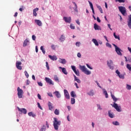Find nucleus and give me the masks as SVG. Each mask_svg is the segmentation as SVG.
Segmentation results:
<instances>
[{"label":"nucleus","mask_w":131,"mask_h":131,"mask_svg":"<svg viewBox=\"0 0 131 131\" xmlns=\"http://www.w3.org/2000/svg\"><path fill=\"white\" fill-rule=\"evenodd\" d=\"M59 125H61V121H58L57 118H54L53 126L54 129H55V130H58Z\"/></svg>","instance_id":"f257e3e1"},{"label":"nucleus","mask_w":131,"mask_h":131,"mask_svg":"<svg viewBox=\"0 0 131 131\" xmlns=\"http://www.w3.org/2000/svg\"><path fill=\"white\" fill-rule=\"evenodd\" d=\"M118 9L119 10V11L123 16H125V14H126V9H125V7L123 6H119L118 7Z\"/></svg>","instance_id":"f03ea898"},{"label":"nucleus","mask_w":131,"mask_h":131,"mask_svg":"<svg viewBox=\"0 0 131 131\" xmlns=\"http://www.w3.org/2000/svg\"><path fill=\"white\" fill-rule=\"evenodd\" d=\"M23 90L21 89H20V87L17 88V96L19 98V99H21L23 97Z\"/></svg>","instance_id":"7ed1b4c3"},{"label":"nucleus","mask_w":131,"mask_h":131,"mask_svg":"<svg viewBox=\"0 0 131 131\" xmlns=\"http://www.w3.org/2000/svg\"><path fill=\"white\" fill-rule=\"evenodd\" d=\"M21 65H22V62H21V61H17L16 62V67L18 70H22V67Z\"/></svg>","instance_id":"20e7f679"},{"label":"nucleus","mask_w":131,"mask_h":131,"mask_svg":"<svg viewBox=\"0 0 131 131\" xmlns=\"http://www.w3.org/2000/svg\"><path fill=\"white\" fill-rule=\"evenodd\" d=\"M45 80L47 83H49V84H52V85H54V82H53V81L50 78L46 77Z\"/></svg>","instance_id":"39448f33"},{"label":"nucleus","mask_w":131,"mask_h":131,"mask_svg":"<svg viewBox=\"0 0 131 131\" xmlns=\"http://www.w3.org/2000/svg\"><path fill=\"white\" fill-rule=\"evenodd\" d=\"M64 97L67 99L68 100H69L70 99V95H69V93H68V91L67 90H64Z\"/></svg>","instance_id":"423d86ee"},{"label":"nucleus","mask_w":131,"mask_h":131,"mask_svg":"<svg viewBox=\"0 0 131 131\" xmlns=\"http://www.w3.org/2000/svg\"><path fill=\"white\" fill-rule=\"evenodd\" d=\"M107 65L110 67V69H112V70H113V69L114 68L113 67V66H112V65L113 64V61H112V60H110V61H107Z\"/></svg>","instance_id":"0eeeda50"},{"label":"nucleus","mask_w":131,"mask_h":131,"mask_svg":"<svg viewBox=\"0 0 131 131\" xmlns=\"http://www.w3.org/2000/svg\"><path fill=\"white\" fill-rule=\"evenodd\" d=\"M113 107H114V108H115V109H116V110H117V111H118V112H120V111H121L120 110V108L119 107V106H118V105L117 103H114Z\"/></svg>","instance_id":"6e6552de"},{"label":"nucleus","mask_w":131,"mask_h":131,"mask_svg":"<svg viewBox=\"0 0 131 131\" xmlns=\"http://www.w3.org/2000/svg\"><path fill=\"white\" fill-rule=\"evenodd\" d=\"M127 25H128L129 28H130V29H131V14H130L128 16V21H127Z\"/></svg>","instance_id":"1a4fd4ad"},{"label":"nucleus","mask_w":131,"mask_h":131,"mask_svg":"<svg viewBox=\"0 0 131 131\" xmlns=\"http://www.w3.org/2000/svg\"><path fill=\"white\" fill-rule=\"evenodd\" d=\"M63 20L66 22L67 23H70L71 22V17H64Z\"/></svg>","instance_id":"9d476101"},{"label":"nucleus","mask_w":131,"mask_h":131,"mask_svg":"<svg viewBox=\"0 0 131 131\" xmlns=\"http://www.w3.org/2000/svg\"><path fill=\"white\" fill-rule=\"evenodd\" d=\"M59 69H61L62 72L63 73V74H65L66 75H67L68 74V72H67L66 68H62L61 67H59Z\"/></svg>","instance_id":"9b49d317"},{"label":"nucleus","mask_w":131,"mask_h":131,"mask_svg":"<svg viewBox=\"0 0 131 131\" xmlns=\"http://www.w3.org/2000/svg\"><path fill=\"white\" fill-rule=\"evenodd\" d=\"M115 51L117 54L119 55V56H122V53H121V52L122 51V50H121L120 48H116V49H115Z\"/></svg>","instance_id":"f8f14e48"},{"label":"nucleus","mask_w":131,"mask_h":131,"mask_svg":"<svg viewBox=\"0 0 131 131\" xmlns=\"http://www.w3.org/2000/svg\"><path fill=\"white\" fill-rule=\"evenodd\" d=\"M18 111H20L21 113H23L24 114H26L27 113V110L25 108H20L19 107H17Z\"/></svg>","instance_id":"ddd939ff"},{"label":"nucleus","mask_w":131,"mask_h":131,"mask_svg":"<svg viewBox=\"0 0 131 131\" xmlns=\"http://www.w3.org/2000/svg\"><path fill=\"white\" fill-rule=\"evenodd\" d=\"M35 22L38 26H42V23L39 19H35Z\"/></svg>","instance_id":"4468645a"},{"label":"nucleus","mask_w":131,"mask_h":131,"mask_svg":"<svg viewBox=\"0 0 131 131\" xmlns=\"http://www.w3.org/2000/svg\"><path fill=\"white\" fill-rule=\"evenodd\" d=\"M94 28L95 29V30H101V27H100V26H98V25H97V24H94Z\"/></svg>","instance_id":"2eb2a0df"},{"label":"nucleus","mask_w":131,"mask_h":131,"mask_svg":"<svg viewBox=\"0 0 131 131\" xmlns=\"http://www.w3.org/2000/svg\"><path fill=\"white\" fill-rule=\"evenodd\" d=\"M53 94H55L57 98H61V94H60V92H59V91H55L53 93Z\"/></svg>","instance_id":"dca6fc26"},{"label":"nucleus","mask_w":131,"mask_h":131,"mask_svg":"<svg viewBox=\"0 0 131 131\" xmlns=\"http://www.w3.org/2000/svg\"><path fill=\"white\" fill-rule=\"evenodd\" d=\"M49 57L51 60H53V61H56L58 59V58H57V56H56L55 55H54V56L49 55Z\"/></svg>","instance_id":"f3484780"},{"label":"nucleus","mask_w":131,"mask_h":131,"mask_svg":"<svg viewBox=\"0 0 131 131\" xmlns=\"http://www.w3.org/2000/svg\"><path fill=\"white\" fill-rule=\"evenodd\" d=\"M89 3L90 4V7L92 10V12L94 14H95V10H94V6H93V3L91 2L90 1H89Z\"/></svg>","instance_id":"a211bd4d"},{"label":"nucleus","mask_w":131,"mask_h":131,"mask_svg":"<svg viewBox=\"0 0 131 131\" xmlns=\"http://www.w3.org/2000/svg\"><path fill=\"white\" fill-rule=\"evenodd\" d=\"M80 69L82 72H84L87 69L85 68V66H80Z\"/></svg>","instance_id":"6ab92c4d"},{"label":"nucleus","mask_w":131,"mask_h":131,"mask_svg":"<svg viewBox=\"0 0 131 131\" xmlns=\"http://www.w3.org/2000/svg\"><path fill=\"white\" fill-rule=\"evenodd\" d=\"M37 11H38V8H36L33 10V16H34L35 17H36V16H37V13H36V12H37Z\"/></svg>","instance_id":"aec40b11"},{"label":"nucleus","mask_w":131,"mask_h":131,"mask_svg":"<svg viewBox=\"0 0 131 131\" xmlns=\"http://www.w3.org/2000/svg\"><path fill=\"white\" fill-rule=\"evenodd\" d=\"M74 76L75 81H77V82H78V83H80L81 82V81H80V79H78V78H77V77H76V76H75V75H74Z\"/></svg>","instance_id":"412c9836"},{"label":"nucleus","mask_w":131,"mask_h":131,"mask_svg":"<svg viewBox=\"0 0 131 131\" xmlns=\"http://www.w3.org/2000/svg\"><path fill=\"white\" fill-rule=\"evenodd\" d=\"M29 42V40H28V39H26L24 41L23 47H26L28 43Z\"/></svg>","instance_id":"4be33fe9"},{"label":"nucleus","mask_w":131,"mask_h":131,"mask_svg":"<svg viewBox=\"0 0 131 131\" xmlns=\"http://www.w3.org/2000/svg\"><path fill=\"white\" fill-rule=\"evenodd\" d=\"M48 106H49V110H53V104H52L51 102L50 101H49L48 102Z\"/></svg>","instance_id":"5701e85b"},{"label":"nucleus","mask_w":131,"mask_h":131,"mask_svg":"<svg viewBox=\"0 0 131 131\" xmlns=\"http://www.w3.org/2000/svg\"><path fill=\"white\" fill-rule=\"evenodd\" d=\"M73 4H74L75 8L74 9V11L75 12H76L77 13L78 12V9H77V5L76 4V3L75 2H73Z\"/></svg>","instance_id":"b1692460"},{"label":"nucleus","mask_w":131,"mask_h":131,"mask_svg":"<svg viewBox=\"0 0 131 131\" xmlns=\"http://www.w3.org/2000/svg\"><path fill=\"white\" fill-rule=\"evenodd\" d=\"M111 95L112 98V99L114 100L115 102H116L117 101V98L115 97L114 95H113V94H112V92H111Z\"/></svg>","instance_id":"393cba45"},{"label":"nucleus","mask_w":131,"mask_h":131,"mask_svg":"<svg viewBox=\"0 0 131 131\" xmlns=\"http://www.w3.org/2000/svg\"><path fill=\"white\" fill-rule=\"evenodd\" d=\"M108 116L111 118H113V117H114V114H113V113H111V111H108Z\"/></svg>","instance_id":"a878e982"},{"label":"nucleus","mask_w":131,"mask_h":131,"mask_svg":"<svg viewBox=\"0 0 131 131\" xmlns=\"http://www.w3.org/2000/svg\"><path fill=\"white\" fill-rule=\"evenodd\" d=\"M102 91L103 92V94L105 96V98H108V93H107V91L105 89H102Z\"/></svg>","instance_id":"bb28decb"},{"label":"nucleus","mask_w":131,"mask_h":131,"mask_svg":"<svg viewBox=\"0 0 131 131\" xmlns=\"http://www.w3.org/2000/svg\"><path fill=\"white\" fill-rule=\"evenodd\" d=\"M102 91L103 92V94L105 96V98H108V93H107V91L105 89H102Z\"/></svg>","instance_id":"cd10ccee"},{"label":"nucleus","mask_w":131,"mask_h":131,"mask_svg":"<svg viewBox=\"0 0 131 131\" xmlns=\"http://www.w3.org/2000/svg\"><path fill=\"white\" fill-rule=\"evenodd\" d=\"M102 91L103 92V94L105 96V98H108V93H107V91L105 89H102Z\"/></svg>","instance_id":"c85d7f7f"},{"label":"nucleus","mask_w":131,"mask_h":131,"mask_svg":"<svg viewBox=\"0 0 131 131\" xmlns=\"http://www.w3.org/2000/svg\"><path fill=\"white\" fill-rule=\"evenodd\" d=\"M92 41L94 42L95 46H99V43L98 42V41H97V39H93Z\"/></svg>","instance_id":"c756f323"},{"label":"nucleus","mask_w":131,"mask_h":131,"mask_svg":"<svg viewBox=\"0 0 131 131\" xmlns=\"http://www.w3.org/2000/svg\"><path fill=\"white\" fill-rule=\"evenodd\" d=\"M71 97H72L73 98H75L76 97V94H75V92H74V91H72L71 92Z\"/></svg>","instance_id":"7c9ffc66"},{"label":"nucleus","mask_w":131,"mask_h":131,"mask_svg":"<svg viewBox=\"0 0 131 131\" xmlns=\"http://www.w3.org/2000/svg\"><path fill=\"white\" fill-rule=\"evenodd\" d=\"M84 73L85 74H86V75H90V74H91V73H92V72H91V71L88 70V69H86V70L85 71V72H84Z\"/></svg>","instance_id":"2f4dec72"},{"label":"nucleus","mask_w":131,"mask_h":131,"mask_svg":"<svg viewBox=\"0 0 131 131\" xmlns=\"http://www.w3.org/2000/svg\"><path fill=\"white\" fill-rule=\"evenodd\" d=\"M97 8H98V10L100 11L101 14H103V10H102V8L99 6L98 5H96Z\"/></svg>","instance_id":"473e14b6"},{"label":"nucleus","mask_w":131,"mask_h":131,"mask_svg":"<svg viewBox=\"0 0 131 131\" xmlns=\"http://www.w3.org/2000/svg\"><path fill=\"white\" fill-rule=\"evenodd\" d=\"M114 36L115 38H116V39H118V40H120V37L119 36V35H116L115 33H114Z\"/></svg>","instance_id":"72a5a7b5"},{"label":"nucleus","mask_w":131,"mask_h":131,"mask_svg":"<svg viewBox=\"0 0 131 131\" xmlns=\"http://www.w3.org/2000/svg\"><path fill=\"white\" fill-rule=\"evenodd\" d=\"M59 40H60V41L61 42L64 41V40H65V36H64V35H61V36L59 38Z\"/></svg>","instance_id":"f704fd0d"},{"label":"nucleus","mask_w":131,"mask_h":131,"mask_svg":"<svg viewBox=\"0 0 131 131\" xmlns=\"http://www.w3.org/2000/svg\"><path fill=\"white\" fill-rule=\"evenodd\" d=\"M54 114H55V115H59V114H60V112L59 111V110L56 109L54 111Z\"/></svg>","instance_id":"c9c22d12"},{"label":"nucleus","mask_w":131,"mask_h":131,"mask_svg":"<svg viewBox=\"0 0 131 131\" xmlns=\"http://www.w3.org/2000/svg\"><path fill=\"white\" fill-rule=\"evenodd\" d=\"M61 60V62L60 63H61V64H66V63L67 62V61H66V60L65 59H60Z\"/></svg>","instance_id":"e433bc0d"},{"label":"nucleus","mask_w":131,"mask_h":131,"mask_svg":"<svg viewBox=\"0 0 131 131\" xmlns=\"http://www.w3.org/2000/svg\"><path fill=\"white\" fill-rule=\"evenodd\" d=\"M126 89L128 91L131 90V85H129L128 84H126Z\"/></svg>","instance_id":"4c0bfd02"},{"label":"nucleus","mask_w":131,"mask_h":131,"mask_svg":"<svg viewBox=\"0 0 131 131\" xmlns=\"http://www.w3.org/2000/svg\"><path fill=\"white\" fill-rule=\"evenodd\" d=\"M40 50L42 51L43 54H46V50H45V49L43 48V46H41Z\"/></svg>","instance_id":"58836bf2"},{"label":"nucleus","mask_w":131,"mask_h":131,"mask_svg":"<svg viewBox=\"0 0 131 131\" xmlns=\"http://www.w3.org/2000/svg\"><path fill=\"white\" fill-rule=\"evenodd\" d=\"M126 68H127L129 71H131V64H127Z\"/></svg>","instance_id":"ea45409f"},{"label":"nucleus","mask_w":131,"mask_h":131,"mask_svg":"<svg viewBox=\"0 0 131 131\" xmlns=\"http://www.w3.org/2000/svg\"><path fill=\"white\" fill-rule=\"evenodd\" d=\"M71 103L72 105H73V104H75V99L72 98L71 100Z\"/></svg>","instance_id":"a19ab883"},{"label":"nucleus","mask_w":131,"mask_h":131,"mask_svg":"<svg viewBox=\"0 0 131 131\" xmlns=\"http://www.w3.org/2000/svg\"><path fill=\"white\" fill-rule=\"evenodd\" d=\"M113 124H114V125H119V122L118 121H114L113 122Z\"/></svg>","instance_id":"79ce46f5"},{"label":"nucleus","mask_w":131,"mask_h":131,"mask_svg":"<svg viewBox=\"0 0 131 131\" xmlns=\"http://www.w3.org/2000/svg\"><path fill=\"white\" fill-rule=\"evenodd\" d=\"M74 73H75L76 75H77V76H79V71H78V70H76L74 72Z\"/></svg>","instance_id":"37998d69"},{"label":"nucleus","mask_w":131,"mask_h":131,"mask_svg":"<svg viewBox=\"0 0 131 131\" xmlns=\"http://www.w3.org/2000/svg\"><path fill=\"white\" fill-rule=\"evenodd\" d=\"M40 131H46V126L45 125L41 128Z\"/></svg>","instance_id":"c03bdc74"},{"label":"nucleus","mask_w":131,"mask_h":131,"mask_svg":"<svg viewBox=\"0 0 131 131\" xmlns=\"http://www.w3.org/2000/svg\"><path fill=\"white\" fill-rule=\"evenodd\" d=\"M71 68H72V70H73L74 72L76 71V68L75 67V66H71Z\"/></svg>","instance_id":"a18cd8bd"},{"label":"nucleus","mask_w":131,"mask_h":131,"mask_svg":"<svg viewBox=\"0 0 131 131\" xmlns=\"http://www.w3.org/2000/svg\"><path fill=\"white\" fill-rule=\"evenodd\" d=\"M115 1L119 3H125V0H115Z\"/></svg>","instance_id":"49530a36"},{"label":"nucleus","mask_w":131,"mask_h":131,"mask_svg":"<svg viewBox=\"0 0 131 131\" xmlns=\"http://www.w3.org/2000/svg\"><path fill=\"white\" fill-rule=\"evenodd\" d=\"M24 73L26 77L28 78V77H29V75L28 74V73H27V71H25Z\"/></svg>","instance_id":"de8ad7c7"},{"label":"nucleus","mask_w":131,"mask_h":131,"mask_svg":"<svg viewBox=\"0 0 131 131\" xmlns=\"http://www.w3.org/2000/svg\"><path fill=\"white\" fill-rule=\"evenodd\" d=\"M88 95H89V96H94V92L93 91H91L88 93Z\"/></svg>","instance_id":"09e8293b"},{"label":"nucleus","mask_w":131,"mask_h":131,"mask_svg":"<svg viewBox=\"0 0 131 131\" xmlns=\"http://www.w3.org/2000/svg\"><path fill=\"white\" fill-rule=\"evenodd\" d=\"M118 76L120 78L124 79V75L123 74H120Z\"/></svg>","instance_id":"8fccbe9b"},{"label":"nucleus","mask_w":131,"mask_h":131,"mask_svg":"<svg viewBox=\"0 0 131 131\" xmlns=\"http://www.w3.org/2000/svg\"><path fill=\"white\" fill-rule=\"evenodd\" d=\"M37 106L39 108V109L42 110V107H41V106H40V104L39 103V102H37Z\"/></svg>","instance_id":"3c124183"},{"label":"nucleus","mask_w":131,"mask_h":131,"mask_svg":"<svg viewBox=\"0 0 131 131\" xmlns=\"http://www.w3.org/2000/svg\"><path fill=\"white\" fill-rule=\"evenodd\" d=\"M54 80H55V81H59V78H58V76H55Z\"/></svg>","instance_id":"603ef678"},{"label":"nucleus","mask_w":131,"mask_h":131,"mask_svg":"<svg viewBox=\"0 0 131 131\" xmlns=\"http://www.w3.org/2000/svg\"><path fill=\"white\" fill-rule=\"evenodd\" d=\"M46 67L48 69V70H50V67L49 66V63H48L47 61H46Z\"/></svg>","instance_id":"864d4df0"},{"label":"nucleus","mask_w":131,"mask_h":131,"mask_svg":"<svg viewBox=\"0 0 131 131\" xmlns=\"http://www.w3.org/2000/svg\"><path fill=\"white\" fill-rule=\"evenodd\" d=\"M70 28L71 29H75V27L73 26V25H70Z\"/></svg>","instance_id":"5fc2aeb1"},{"label":"nucleus","mask_w":131,"mask_h":131,"mask_svg":"<svg viewBox=\"0 0 131 131\" xmlns=\"http://www.w3.org/2000/svg\"><path fill=\"white\" fill-rule=\"evenodd\" d=\"M32 38L33 40H35V39H36V36H35V35H33L32 36Z\"/></svg>","instance_id":"6e6d98bb"},{"label":"nucleus","mask_w":131,"mask_h":131,"mask_svg":"<svg viewBox=\"0 0 131 131\" xmlns=\"http://www.w3.org/2000/svg\"><path fill=\"white\" fill-rule=\"evenodd\" d=\"M95 82L97 83L98 86H99V88H100V89H102V86H101V85H100V84L99 83V82H98V81H95Z\"/></svg>","instance_id":"4d7b16f0"},{"label":"nucleus","mask_w":131,"mask_h":131,"mask_svg":"<svg viewBox=\"0 0 131 131\" xmlns=\"http://www.w3.org/2000/svg\"><path fill=\"white\" fill-rule=\"evenodd\" d=\"M128 62H129V63H131V56H128L127 57Z\"/></svg>","instance_id":"13d9d810"},{"label":"nucleus","mask_w":131,"mask_h":131,"mask_svg":"<svg viewBox=\"0 0 131 131\" xmlns=\"http://www.w3.org/2000/svg\"><path fill=\"white\" fill-rule=\"evenodd\" d=\"M106 47H108V48H111V47H112L111 44H110V43H109L108 42H107L106 43Z\"/></svg>","instance_id":"bf43d9fd"},{"label":"nucleus","mask_w":131,"mask_h":131,"mask_svg":"<svg viewBox=\"0 0 131 131\" xmlns=\"http://www.w3.org/2000/svg\"><path fill=\"white\" fill-rule=\"evenodd\" d=\"M96 19L97 22H98V23H101V20L100 19V18H99V17H97Z\"/></svg>","instance_id":"052dcab7"},{"label":"nucleus","mask_w":131,"mask_h":131,"mask_svg":"<svg viewBox=\"0 0 131 131\" xmlns=\"http://www.w3.org/2000/svg\"><path fill=\"white\" fill-rule=\"evenodd\" d=\"M86 65L88 68H89V69H91V70H92L93 68L91 67V66L90 65H89V64H86Z\"/></svg>","instance_id":"680f3d73"},{"label":"nucleus","mask_w":131,"mask_h":131,"mask_svg":"<svg viewBox=\"0 0 131 131\" xmlns=\"http://www.w3.org/2000/svg\"><path fill=\"white\" fill-rule=\"evenodd\" d=\"M80 45V42H76V46L77 47H79Z\"/></svg>","instance_id":"e2e57ef3"},{"label":"nucleus","mask_w":131,"mask_h":131,"mask_svg":"<svg viewBox=\"0 0 131 131\" xmlns=\"http://www.w3.org/2000/svg\"><path fill=\"white\" fill-rule=\"evenodd\" d=\"M77 57H78V58H81V54H80V53H78Z\"/></svg>","instance_id":"0e129e2a"},{"label":"nucleus","mask_w":131,"mask_h":131,"mask_svg":"<svg viewBox=\"0 0 131 131\" xmlns=\"http://www.w3.org/2000/svg\"><path fill=\"white\" fill-rule=\"evenodd\" d=\"M116 73L118 74V76L120 74V72H119V71H118V70H117L116 71Z\"/></svg>","instance_id":"69168bd1"},{"label":"nucleus","mask_w":131,"mask_h":131,"mask_svg":"<svg viewBox=\"0 0 131 131\" xmlns=\"http://www.w3.org/2000/svg\"><path fill=\"white\" fill-rule=\"evenodd\" d=\"M37 97L39 100H41V96L39 95V94H37Z\"/></svg>","instance_id":"338daca9"},{"label":"nucleus","mask_w":131,"mask_h":131,"mask_svg":"<svg viewBox=\"0 0 131 131\" xmlns=\"http://www.w3.org/2000/svg\"><path fill=\"white\" fill-rule=\"evenodd\" d=\"M48 95L49 96V97L53 98V94H52V93H48Z\"/></svg>","instance_id":"774afa93"}]
</instances>
